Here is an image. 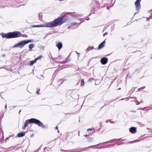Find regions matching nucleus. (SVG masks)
<instances>
[{
  "mask_svg": "<svg viewBox=\"0 0 152 152\" xmlns=\"http://www.w3.org/2000/svg\"><path fill=\"white\" fill-rule=\"evenodd\" d=\"M83 15L81 14H76L75 15H73L72 16V17L75 18H78L79 16L81 17Z\"/></svg>",
  "mask_w": 152,
  "mask_h": 152,
  "instance_id": "13",
  "label": "nucleus"
},
{
  "mask_svg": "<svg viewBox=\"0 0 152 152\" xmlns=\"http://www.w3.org/2000/svg\"><path fill=\"white\" fill-rule=\"evenodd\" d=\"M25 134V133L24 132L19 133L18 134L17 137H20L24 136Z\"/></svg>",
  "mask_w": 152,
  "mask_h": 152,
  "instance_id": "12",
  "label": "nucleus"
},
{
  "mask_svg": "<svg viewBox=\"0 0 152 152\" xmlns=\"http://www.w3.org/2000/svg\"><path fill=\"white\" fill-rule=\"evenodd\" d=\"M92 129H87V131L88 132L89 131H92Z\"/></svg>",
  "mask_w": 152,
  "mask_h": 152,
  "instance_id": "25",
  "label": "nucleus"
},
{
  "mask_svg": "<svg viewBox=\"0 0 152 152\" xmlns=\"http://www.w3.org/2000/svg\"><path fill=\"white\" fill-rule=\"evenodd\" d=\"M56 129H58V127H56Z\"/></svg>",
  "mask_w": 152,
  "mask_h": 152,
  "instance_id": "40",
  "label": "nucleus"
},
{
  "mask_svg": "<svg viewBox=\"0 0 152 152\" xmlns=\"http://www.w3.org/2000/svg\"><path fill=\"white\" fill-rule=\"evenodd\" d=\"M37 61L36 59H35L34 60L31 61L30 62V65L32 66L33 65L34 63L36 62Z\"/></svg>",
  "mask_w": 152,
  "mask_h": 152,
  "instance_id": "16",
  "label": "nucleus"
},
{
  "mask_svg": "<svg viewBox=\"0 0 152 152\" xmlns=\"http://www.w3.org/2000/svg\"><path fill=\"white\" fill-rule=\"evenodd\" d=\"M107 58H103L101 60V62L103 64H106L107 62Z\"/></svg>",
  "mask_w": 152,
  "mask_h": 152,
  "instance_id": "7",
  "label": "nucleus"
},
{
  "mask_svg": "<svg viewBox=\"0 0 152 152\" xmlns=\"http://www.w3.org/2000/svg\"><path fill=\"white\" fill-rule=\"evenodd\" d=\"M34 47V44L31 43L29 45V48L30 51H31L32 49Z\"/></svg>",
  "mask_w": 152,
  "mask_h": 152,
  "instance_id": "14",
  "label": "nucleus"
},
{
  "mask_svg": "<svg viewBox=\"0 0 152 152\" xmlns=\"http://www.w3.org/2000/svg\"><path fill=\"white\" fill-rule=\"evenodd\" d=\"M91 78L90 79L88 80V81H89L90 80H91Z\"/></svg>",
  "mask_w": 152,
  "mask_h": 152,
  "instance_id": "36",
  "label": "nucleus"
},
{
  "mask_svg": "<svg viewBox=\"0 0 152 152\" xmlns=\"http://www.w3.org/2000/svg\"><path fill=\"white\" fill-rule=\"evenodd\" d=\"M99 145V144H98L97 145H92V146H90L87 148H86V149H87V148H92V147H96L98 145Z\"/></svg>",
  "mask_w": 152,
  "mask_h": 152,
  "instance_id": "20",
  "label": "nucleus"
},
{
  "mask_svg": "<svg viewBox=\"0 0 152 152\" xmlns=\"http://www.w3.org/2000/svg\"><path fill=\"white\" fill-rule=\"evenodd\" d=\"M38 91H37V92H37V93H38Z\"/></svg>",
  "mask_w": 152,
  "mask_h": 152,
  "instance_id": "43",
  "label": "nucleus"
},
{
  "mask_svg": "<svg viewBox=\"0 0 152 152\" xmlns=\"http://www.w3.org/2000/svg\"><path fill=\"white\" fill-rule=\"evenodd\" d=\"M2 56H3V57H5V55H4V54H2Z\"/></svg>",
  "mask_w": 152,
  "mask_h": 152,
  "instance_id": "28",
  "label": "nucleus"
},
{
  "mask_svg": "<svg viewBox=\"0 0 152 152\" xmlns=\"http://www.w3.org/2000/svg\"><path fill=\"white\" fill-rule=\"evenodd\" d=\"M15 38L19 37H27L28 36L26 34H22L20 32L15 31Z\"/></svg>",
  "mask_w": 152,
  "mask_h": 152,
  "instance_id": "6",
  "label": "nucleus"
},
{
  "mask_svg": "<svg viewBox=\"0 0 152 152\" xmlns=\"http://www.w3.org/2000/svg\"><path fill=\"white\" fill-rule=\"evenodd\" d=\"M56 46L58 48L59 50H60L62 47V44L61 42H57Z\"/></svg>",
  "mask_w": 152,
  "mask_h": 152,
  "instance_id": "11",
  "label": "nucleus"
},
{
  "mask_svg": "<svg viewBox=\"0 0 152 152\" xmlns=\"http://www.w3.org/2000/svg\"><path fill=\"white\" fill-rule=\"evenodd\" d=\"M88 140L89 142H92L93 141V139L91 137H89L88 139Z\"/></svg>",
  "mask_w": 152,
  "mask_h": 152,
  "instance_id": "18",
  "label": "nucleus"
},
{
  "mask_svg": "<svg viewBox=\"0 0 152 152\" xmlns=\"http://www.w3.org/2000/svg\"><path fill=\"white\" fill-rule=\"evenodd\" d=\"M136 131V129L134 127H132L129 129V132L132 134L135 133Z\"/></svg>",
  "mask_w": 152,
  "mask_h": 152,
  "instance_id": "8",
  "label": "nucleus"
},
{
  "mask_svg": "<svg viewBox=\"0 0 152 152\" xmlns=\"http://www.w3.org/2000/svg\"><path fill=\"white\" fill-rule=\"evenodd\" d=\"M81 22L79 23H76L75 22H72L71 23L70 25L71 26H73L76 25H77L79 26L81 24Z\"/></svg>",
  "mask_w": 152,
  "mask_h": 152,
  "instance_id": "15",
  "label": "nucleus"
},
{
  "mask_svg": "<svg viewBox=\"0 0 152 152\" xmlns=\"http://www.w3.org/2000/svg\"><path fill=\"white\" fill-rule=\"evenodd\" d=\"M85 136L87 137L88 136V135L87 134H86V135H85Z\"/></svg>",
  "mask_w": 152,
  "mask_h": 152,
  "instance_id": "35",
  "label": "nucleus"
},
{
  "mask_svg": "<svg viewBox=\"0 0 152 152\" xmlns=\"http://www.w3.org/2000/svg\"><path fill=\"white\" fill-rule=\"evenodd\" d=\"M78 132H79V133H78V135L80 136V133H79L80 131H78Z\"/></svg>",
  "mask_w": 152,
  "mask_h": 152,
  "instance_id": "33",
  "label": "nucleus"
},
{
  "mask_svg": "<svg viewBox=\"0 0 152 152\" xmlns=\"http://www.w3.org/2000/svg\"><path fill=\"white\" fill-rule=\"evenodd\" d=\"M86 20H89V18H88V19H86Z\"/></svg>",
  "mask_w": 152,
  "mask_h": 152,
  "instance_id": "34",
  "label": "nucleus"
},
{
  "mask_svg": "<svg viewBox=\"0 0 152 152\" xmlns=\"http://www.w3.org/2000/svg\"><path fill=\"white\" fill-rule=\"evenodd\" d=\"M82 19H80V21H81V20H82Z\"/></svg>",
  "mask_w": 152,
  "mask_h": 152,
  "instance_id": "38",
  "label": "nucleus"
},
{
  "mask_svg": "<svg viewBox=\"0 0 152 152\" xmlns=\"http://www.w3.org/2000/svg\"><path fill=\"white\" fill-rule=\"evenodd\" d=\"M37 121V119L34 118H31L26 120L24 123L23 129H25L28 126V124H31L34 123L35 124H38V123H39V121Z\"/></svg>",
  "mask_w": 152,
  "mask_h": 152,
  "instance_id": "3",
  "label": "nucleus"
},
{
  "mask_svg": "<svg viewBox=\"0 0 152 152\" xmlns=\"http://www.w3.org/2000/svg\"><path fill=\"white\" fill-rule=\"evenodd\" d=\"M16 107V106H13L12 107H13V108H15Z\"/></svg>",
  "mask_w": 152,
  "mask_h": 152,
  "instance_id": "30",
  "label": "nucleus"
},
{
  "mask_svg": "<svg viewBox=\"0 0 152 152\" xmlns=\"http://www.w3.org/2000/svg\"><path fill=\"white\" fill-rule=\"evenodd\" d=\"M105 43V40L104 41L102 42L99 46L98 49H100L103 47L104 46V44Z\"/></svg>",
  "mask_w": 152,
  "mask_h": 152,
  "instance_id": "9",
  "label": "nucleus"
},
{
  "mask_svg": "<svg viewBox=\"0 0 152 152\" xmlns=\"http://www.w3.org/2000/svg\"><path fill=\"white\" fill-rule=\"evenodd\" d=\"M145 86H143V87H141L140 88H139L138 89L139 90L141 89H143L144 88H145Z\"/></svg>",
  "mask_w": 152,
  "mask_h": 152,
  "instance_id": "22",
  "label": "nucleus"
},
{
  "mask_svg": "<svg viewBox=\"0 0 152 152\" xmlns=\"http://www.w3.org/2000/svg\"><path fill=\"white\" fill-rule=\"evenodd\" d=\"M80 151H71V152H79Z\"/></svg>",
  "mask_w": 152,
  "mask_h": 152,
  "instance_id": "29",
  "label": "nucleus"
},
{
  "mask_svg": "<svg viewBox=\"0 0 152 152\" xmlns=\"http://www.w3.org/2000/svg\"><path fill=\"white\" fill-rule=\"evenodd\" d=\"M107 33L106 32L104 34H103V36H104L105 35H107Z\"/></svg>",
  "mask_w": 152,
  "mask_h": 152,
  "instance_id": "26",
  "label": "nucleus"
},
{
  "mask_svg": "<svg viewBox=\"0 0 152 152\" xmlns=\"http://www.w3.org/2000/svg\"><path fill=\"white\" fill-rule=\"evenodd\" d=\"M140 103V102H138L137 103H136L137 105H138Z\"/></svg>",
  "mask_w": 152,
  "mask_h": 152,
  "instance_id": "31",
  "label": "nucleus"
},
{
  "mask_svg": "<svg viewBox=\"0 0 152 152\" xmlns=\"http://www.w3.org/2000/svg\"><path fill=\"white\" fill-rule=\"evenodd\" d=\"M3 38H15V32H10L7 34H3L2 35Z\"/></svg>",
  "mask_w": 152,
  "mask_h": 152,
  "instance_id": "4",
  "label": "nucleus"
},
{
  "mask_svg": "<svg viewBox=\"0 0 152 152\" xmlns=\"http://www.w3.org/2000/svg\"><path fill=\"white\" fill-rule=\"evenodd\" d=\"M59 57L60 58V56H59L58 57V58H59Z\"/></svg>",
  "mask_w": 152,
  "mask_h": 152,
  "instance_id": "41",
  "label": "nucleus"
},
{
  "mask_svg": "<svg viewBox=\"0 0 152 152\" xmlns=\"http://www.w3.org/2000/svg\"><path fill=\"white\" fill-rule=\"evenodd\" d=\"M91 80H93V79L92 78L91 79Z\"/></svg>",
  "mask_w": 152,
  "mask_h": 152,
  "instance_id": "42",
  "label": "nucleus"
},
{
  "mask_svg": "<svg viewBox=\"0 0 152 152\" xmlns=\"http://www.w3.org/2000/svg\"><path fill=\"white\" fill-rule=\"evenodd\" d=\"M13 135L10 136L9 137H8L7 138L6 140V141H7V140H8L9 138H10Z\"/></svg>",
  "mask_w": 152,
  "mask_h": 152,
  "instance_id": "23",
  "label": "nucleus"
},
{
  "mask_svg": "<svg viewBox=\"0 0 152 152\" xmlns=\"http://www.w3.org/2000/svg\"><path fill=\"white\" fill-rule=\"evenodd\" d=\"M34 42V40L32 39H29L26 40H23L20 41L18 44L15 45L13 46V48H22L26 44Z\"/></svg>",
  "mask_w": 152,
  "mask_h": 152,
  "instance_id": "2",
  "label": "nucleus"
},
{
  "mask_svg": "<svg viewBox=\"0 0 152 152\" xmlns=\"http://www.w3.org/2000/svg\"><path fill=\"white\" fill-rule=\"evenodd\" d=\"M85 83L83 79H82L81 80V86H83L84 85Z\"/></svg>",
  "mask_w": 152,
  "mask_h": 152,
  "instance_id": "17",
  "label": "nucleus"
},
{
  "mask_svg": "<svg viewBox=\"0 0 152 152\" xmlns=\"http://www.w3.org/2000/svg\"><path fill=\"white\" fill-rule=\"evenodd\" d=\"M42 57V55H40L38 57H37V58H35V59H36L37 61L38 59H40Z\"/></svg>",
  "mask_w": 152,
  "mask_h": 152,
  "instance_id": "21",
  "label": "nucleus"
},
{
  "mask_svg": "<svg viewBox=\"0 0 152 152\" xmlns=\"http://www.w3.org/2000/svg\"><path fill=\"white\" fill-rule=\"evenodd\" d=\"M76 53H77V54H78L79 55V53H78V52H77V51H76Z\"/></svg>",
  "mask_w": 152,
  "mask_h": 152,
  "instance_id": "32",
  "label": "nucleus"
},
{
  "mask_svg": "<svg viewBox=\"0 0 152 152\" xmlns=\"http://www.w3.org/2000/svg\"><path fill=\"white\" fill-rule=\"evenodd\" d=\"M94 48L93 47H89L87 49V51H88L91 50H93Z\"/></svg>",
  "mask_w": 152,
  "mask_h": 152,
  "instance_id": "19",
  "label": "nucleus"
},
{
  "mask_svg": "<svg viewBox=\"0 0 152 152\" xmlns=\"http://www.w3.org/2000/svg\"><path fill=\"white\" fill-rule=\"evenodd\" d=\"M21 110H20L19 112V113H20V112H21Z\"/></svg>",
  "mask_w": 152,
  "mask_h": 152,
  "instance_id": "37",
  "label": "nucleus"
},
{
  "mask_svg": "<svg viewBox=\"0 0 152 152\" xmlns=\"http://www.w3.org/2000/svg\"><path fill=\"white\" fill-rule=\"evenodd\" d=\"M68 62V61L67 60H66V61H64V62H62V63H63V64L66 63H67Z\"/></svg>",
  "mask_w": 152,
  "mask_h": 152,
  "instance_id": "24",
  "label": "nucleus"
},
{
  "mask_svg": "<svg viewBox=\"0 0 152 152\" xmlns=\"http://www.w3.org/2000/svg\"><path fill=\"white\" fill-rule=\"evenodd\" d=\"M46 148H45L44 149V150H45V149Z\"/></svg>",
  "mask_w": 152,
  "mask_h": 152,
  "instance_id": "44",
  "label": "nucleus"
},
{
  "mask_svg": "<svg viewBox=\"0 0 152 152\" xmlns=\"http://www.w3.org/2000/svg\"><path fill=\"white\" fill-rule=\"evenodd\" d=\"M7 105L6 104L5 105V109H7Z\"/></svg>",
  "mask_w": 152,
  "mask_h": 152,
  "instance_id": "27",
  "label": "nucleus"
},
{
  "mask_svg": "<svg viewBox=\"0 0 152 152\" xmlns=\"http://www.w3.org/2000/svg\"><path fill=\"white\" fill-rule=\"evenodd\" d=\"M37 120L39 121H39V123H38V124H37V125L39 126H42L43 128H46L45 126L43 125L42 123L40 121H39L37 119Z\"/></svg>",
  "mask_w": 152,
  "mask_h": 152,
  "instance_id": "10",
  "label": "nucleus"
},
{
  "mask_svg": "<svg viewBox=\"0 0 152 152\" xmlns=\"http://www.w3.org/2000/svg\"><path fill=\"white\" fill-rule=\"evenodd\" d=\"M120 89H121V88H119L118 89V90H120Z\"/></svg>",
  "mask_w": 152,
  "mask_h": 152,
  "instance_id": "39",
  "label": "nucleus"
},
{
  "mask_svg": "<svg viewBox=\"0 0 152 152\" xmlns=\"http://www.w3.org/2000/svg\"><path fill=\"white\" fill-rule=\"evenodd\" d=\"M141 0H137L135 2V5L136 6V11L137 12L134 14V15H135L137 13H138V11L140 9V1Z\"/></svg>",
  "mask_w": 152,
  "mask_h": 152,
  "instance_id": "5",
  "label": "nucleus"
},
{
  "mask_svg": "<svg viewBox=\"0 0 152 152\" xmlns=\"http://www.w3.org/2000/svg\"><path fill=\"white\" fill-rule=\"evenodd\" d=\"M68 20V18L65 16H63L61 17L58 18L54 20L49 22L46 23L44 24L34 25L33 27H46L48 28H53L58 26H60Z\"/></svg>",
  "mask_w": 152,
  "mask_h": 152,
  "instance_id": "1",
  "label": "nucleus"
}]
</instances>
